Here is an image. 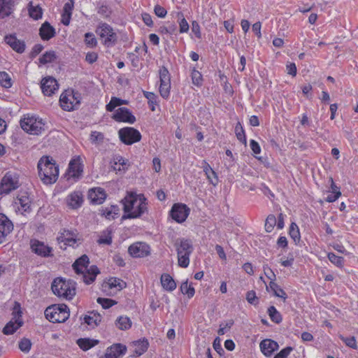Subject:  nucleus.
<instances>
[{"label":"nucleus","instance_id":"nucleus-1","mask_svg":"<svg viewBox=\"0 0 358 358\" xmlns=\"http://www.w3.org/2000/svg\"><path fill=\"white\" fill-rule=\"evenodd\" d=\"M122 202L124 213L122 220L139 218L148 213V200L143 194L127 192Z\"/></svg>","mask_w":358,"mask_h":358},{"label":"nucleus","instance_id":"nucleus-2","mask_svg":"<svg viewBox=\"0 0 358 358\" xmlns=\"http://www.w3.org/2000/svg\"><path fill=\"white\" fill-rule=\"evenodd\" d=\"M51 288L55 295L66 299L70 300L76 295V282L71 280L57 278L53 280Z\"/></svg>","mask_w":358,"mask_h":358},{"label":"nucleus","instance_id":"nucleus-3","mask_svg":"<svg viewBox=\"0 0 358 358\" xmlns=\"http://www.w3.org/2000/svg\"><path fill=\"white\" fill-rule=\"evenodd\" d=\"M38 174L41 179H57L59 166L52 157L43 156L38 162Z\"/></svg>","mask_w":358,"mask_h":358},{"label":"nucleus","instance_id":"nucleus-4","mask_svg":"<svg viewBox=\"0 0 358 358\" xmlns=\"http://www.w3.org/2000/svg\"><path fill=\"white\" fill-rule=\"evenodd\" d=\"M174 246L177 251L178 266L187 268L189 264V256L194 250L192 241L185 238L177 239Z\"/></svg>","mask_w":358,"mask_h":358},{"label":"nucleus","instance_id":"nucleus-5","mask_svg":"<svg viewBox=\"0 0 358 358\" xmlns=\"http://www.w3.org/2000/svg\"><path fill=\"white\" fill-rule=\"evenodd\" d=\"M68 307L64 304H54L48 306L45 310L47 320L53 323L64 322L69 317Z\"/></svg>","mask_w":358,"mask_h":358},{"label":"nucleus","instance_id":"nucleus-6","mask_svg":"<svg viewBox=\"0 0 358 358\" xmlns=\"http://www.w3.org/2000/svg\"><path fill=\"white\" fill-rule=\"evenodd\" d=\"M21 128L32 135H38L45 131V124L41 118L31 116L20 120Z\"/></svg>","mask_w":358,"mask_h":358},{"label":"nucleus","instance_id":"nucleus-7","mask_svg":"<svg viewBox=\"0 0 358 358\" xmlns=\"http://www.w3.org/2000/svg\"><path fill=\"white\" fill-rule=\"evenodd\" d=\"M12 315V320L3 329L2 331L5 335L14 334L23 324L21 307L18 302H15Z\"/></svg>","mask_w":358,"mask_h":358},{"label":"nucleus","instance_id":"nucleus-8","mask_svg":"<svg viewBox=\"0 0 358 358\" xmlns=\"http://www.w3.org/2000/svg\"><path fill=\"white\" fill-rule=\"evenodd\" d=\"M80 94L73 90L63 92L59 98V103L62 108L66 111L75 110L76 106L80 104Z\"/></svg>","mask_w":358,"mask_h":358},{"label":"nucleus","instance_id":"nucleus-9","mask_svg":"<svg viewBox=\"0 0 358 358\" xmlns=\"http://www.w3.org/2000/svg\"><path fill=\"white\" fill-rule=\"evenodd\" d=\"M120 141L125 145H132L139 142L141 139V134L138 130L134 127H124L118 131Z\"/></svg>","mask_w":358,"mask_h":358},{"label":"nucleus","instance_id":"nucleus-10","mask_svg":"<svg viewBox=\"0 0 358 358\" xmlns=\"http://www.w3.org/2000/svg\"><path fill=\"white\" fill-rule=\"evenodd\" d=\"M159 93L164 99H167L170 94L171 76L166 67L162 66L159 69Z\"/></svg>","mask_w":358,"mask_h":358},{"label":"nucleus","instance_id":"nucleus-11","mask_svg":"<svg viewBox=\"0 0 358 358\" xmlns=\"http://www.w3.org/2000/svg\"><path fill=\"white\" fill-rule=\"evenodd\" d=\"M189 208L183 203H175L171 210V217L178 223L185 222L189 214Z\"/></svg>","mask_w":358,"mask_h":358},{"label":"nucleus","instance_id":"nucleus-12","mask_svg":"<svg viewBox=\"0 0 358 358\" xmlns=\"http://www.w3.org/2000/svg\"><path fill=\"white\" fill-rule=\"evenodd\" d=\"M83 164L80 156H76L70 161L66 174L73 178H78L83 172Z\"/></svg>","mask_w":358,"mask_h":358},{"label":"nucleus","instance_id":"nucleus-13","mask_svg":"<svg viewBox=\"0 0 358 358\" xmlns=\"http://www.w3.org/2000/svg\"><path fill=\"white\" fill-rule=\"evenodd\" d=\"M129 255L135 258L144 257L150 255V246L145 243L136 242L131 244L129 248Z\"/></svg>","mask_w":358,"mask_h":358},{"label":"nucleus","instance_id":"nucleus-14","mask_svg":"<svg viewBox=\"0 0 358 358\" xmlns=\"http://www.w3.org/2000/svg\"><path fill=\"white\" fill-rule=\"evenodd\" d=\"M113 119L118 122H127L129 124H134L136 120L129 109L125 107L117 109L113 115Z\"/></svg>","mask_w":358,"mask_h":358},{"label":"nucleus","instance_id":"nucleus-15","mask_svg":"<svg viewBox=\"0 0 358 358\" xmlns=\"http://www.w3.org/2000/svg\"><path fill=\"white\" fill-rule=\"evenodd\" d=\"M31 248L34 253L41 257H48L53 256L52 248L45 245L43 242L38 240L31 241Z\"/></svg>","mask_w":358,"mask_h":358},{"label":"nucleus","instance_id":"nucleus-16","mask_svg":"<svg viewBox=\"0 0 358 358\" xmlns=\"http://www.w3.org/2000/svg\"><path fill=\"white\" fill-rule=\"evenodd\" d=\"M13 230V224L3 213H0V244L6 241V238Z\"/></svg>","mask_w":358,"mask_h":358},{"label":"nucleus","instance_id":"nucleus-17","mask_svg":"<svg viewBox=\"0 0 358 358\" xmlns=\"http://www.w3.org/2000/svg\"><path fill=\"white\" fill-rule=\"evenodd\" d=\"M127 352L126 345L121 343H115L108 347L104 355L100 358H121Z\"/></svg>","mask_w":358,"mask_h":358},{"label":"nucleus","instance_id":"nucleus-18","mask_svg":"<svg viewBox=\"0 0 358 358\" xmlns=\"http://www.w3.org/2000/svg\"><path fill=\"white\" fill-rule=\"evenodd\" d=\"M41 87L43 93L45 96H51L57 91L59 85L55 78L52 77H46L42 79Z\"/></svg>","mask_w":358,"mask_h":358},{"label":"nucleus","instance_id":"nucleus-19","mask_svg":"<svg viewBox=\"0 0 358 358\" xmlns=\"http://www.w3.org/2000/svg\"><path fill=\"white\" fill-rule=\"evenodd\" d=\"M77 232L73 230L63 229L57 237L59 243H64L65 245L73 246L77 242Z\"/></svg>","mask_w":358,"mask_h":358},{"label":"nucleus","instance_id":"nucleus-20","mask_svg":"<svg viewBox=\"0 0 358 358\" xmlns=\"http://www.w3.org/2000/svg\"><path fill=\"white\" fill-rule=\"evenodd\" d=\"M5 42L16 52L22 53L25 50V43L17 38L15 34L7 35L4 38Z\"/></svg>","mask_w":358,"mask_h":358},{"label":"nucleus","instance_id":"nucleus-21","mask_svg":"<svg viewBox=\"0 0 358 358\" xmlns=\"http://www.w3.org/2000/svg\"><path fill=\"white\" fill-rule=\"evenodd\" d=\"M259 347L262 352L266 357H271L276 351L279 345L276 341L271 339H264L261 341Z\"/></svg>","mask_w":358,"mask_h":358},{"label":"nucleus","instance_id":"nucleus-22","mask_svg":"<svg viewBox=\"0 0 358 358\" xmlns=\"http://www.w3.org/2000/svg\"><path fill=\"white\" fill-rule=\"evenodd\" d=\"M56 35L55 29L48 22H43L39 29V36L43 41H49Z\"/></svg>","mask_w":358,"mask_h":358},{"label":"nucleus","instance_id":"nucleus-23","mask_svg":"<svg viewBox=\"0 0 358 358\" xmlns=\"http://www.w3.org/2000/svg\"><path fill=\"white\" fill-rule=\"evenodd\" d=\"M88 197L92 203L101 204L105 201L106 194L102 188L96 187L89 191Z\"/></svg>","mask_w":358,"mask_h":358},{"label":"nucleus","instance_id":"nucleus-24","mask_svg":"<svg viewBox=\"0 0 358 358\" xmlns=\"http://www.w3.org/2000/svg\"><path fill=\"white\" fill-rule=\"evenodd\" d=\"M68 206L71 209L80 208L83 203V196L80 192H74L70 194L66 198Z\"/></svg>","mask_w":358,"mask_h":358},{"label":"nucleus","instance_id":"nucleus-25","mask_svg":"<svg viewBox=\"0 0 358 358\" xmlns=\"http://www.w3.org/2000/svg\"><path fill=\"white\" fill-rule=\"evenodd\" d=\"M14 6L13 0H0V19L9 17L13 13Z\"/></svg>","mask_w":358,"mask_h":358},{"label":"nucleus","instance_id":"nucleus-26","mask_svg":"<svg viewBox=\"0 0 358 358\" xmlns=\"http://www.w3.org/2000/svg\"><path fill=\"white\" fill-rule=\"evenodd\" d=\"M100 273L99 269L95 265H92L90 267V268L87 269L85 272L83 271V279L85 284L90 285L92 283L95 279L96 275Z\"/></svg>","mask_w":358,"mask_h":358},{"label":"nucleus","instance_id":"nucleus-27","mask_svg":"<svg viewBox=\"0 0 358 358\" xmlns=\"http://www.w3.org/2000/svg\"><path fill=\"white\" fill-rule=\"evenodd\" d=\"M89 264L90 259L88 256L83 255L75 261L73 264V268L76 273H83V269L85 268L87 271Z\"/></svg>","mask_w":358,"mask_h":358},{"label":"nucleus","instance_id":"nucleus-28","mask_svg":"<svg viewBox=\"0 0 358 358\" xmlns=\"http://www.w3.org/2000/svg\"><path fill=\"white\" fill-rule=\"evenodd\" d=\"M19 180H1L0 184V195L8 194L20 187Z\"/></svg>","mask_w":358,"mask_h":358},{"label":"nucleus","instance_id":"nucleus-29","mask_svg":"<svg viewBox=\"0 0 358 358\" xmlns=\"http://www.w3.org/2000/svg\"><path fill=\"white\" fill-rule=\"evenodd\" d=\"M119 211L120 208L117 206H110V207H102L99 210V214L109 220H113L119 215Z\"/></svg>","mask_w":358,"mask_h":358},{"label":"nucleus","instance_id":"nucleus-30","mask_svg":"<svg viewBox=\"0 0 358 358\" xmlns=\"http://www.w3.org/2000/svg\"><path fill=\"white\" fill-rule=\"evenodd\" d=\"M99 341L90 338H81L76 341V343L84 351H87L99 344Z\"/></svg>","mask_w":358,"mask_h":358},{"label":"nucleus","instance_id":"nucleus-31","mask_svg":"<svg viewBox=\"0 0 358 358\" xmlns=\"http://www.w3.org/2000/svg\"><path fill=\"white\" fill-rule=\"evenodd\" d=\"M329 194L326 197L325 201L328 203L336 201L341 195L340 187H338L334 183V180H331Z\"/></svg>","mask_w":358,"mask_h":358},{"label":"nucleus","instance_id":"nucleus-32","mask_svg":"<svg viewBox=\"0 0 358 358\" xmlns=\"http://www.w3.org/2000/svg\"><path fill=\"white\" fill-rule=\"evenodd\" d=\"M161 283L163 288L167 291L171 292L176 288V283L173 278L167 273H164L161 276Z\"/></svg>","mask_w":358,"mask_h":358},{"label":"nucleus","instance_id":"nucleus-33","mask_svg":"<svg viewBox=\"0 0 358 358\" xmlns=\"http://www.w3.org/2000/svg\"><path fill=\"white\" fill-rule=\"evenodd\" d=\"M103 287L104 289L106 287L108 289L115 288L117 290L120 291L126 287V282L120 278H111Z\"/></svg>","mask_w":358,"mask_h":358},{"label":"nucleus","instance_id":"nucleus-34","mask_svg":"<svg viewBox=\"0 0 358 358\" xmlns=\"http://www.w3.org/2000/svg\"><path fill=\"white\" fill-rule=\"evenodd\" d=\"M266 290L273 292L274 296L282 298L284 301L287 298L285 292L275 282H270L269 285L266 286Z\"/></svg>","mask_w":358,"mask_h":358},{"label":"nucleus","instance_id":"nucleus-35","mask_svg":"<svg viewBox=\"0 0 358 358\" xmlns=\"http://www.w3.org/2000/svg\"><path fill=\"white\" fill-rule=\"evenodd\" d=\"M134 353L136 357L142 355L148 348L149 343L147 340H138L134 342Z\"/></svg>","mask_w":358,"mask_h":358},{"label":"nucleus","instance_id":"nucleus-36","mask_svg":"<svg viewBox=\"0 0 358 358\" xmlns=\"http://www.w3.org/2000/svg\"><path fill=\"white\" fill-rule=\"evenodd\" d=\"M101 315L94 311H92L90 315H85L84 317L85 322L90 326L96 327L101 321Z\"/></svg>","mask_w":358,"mask_h":358},{"label":"nucleus","instance_id":"nucleus-37","mask_svg":"<svg viewBox=\"0 0 358 358\" xmlns=\"http://www.w3.org/2000/svg\"><path fill=\"white\" fill-rule=\"evenodd\" d=\"M131 324V320L127 316H120L115 320L116 327L123 331L130 329Z\"/></svg>","mask_w":358,"mask_h":358},{"label":"nucleus","instance_id":"nucleus-38","mask_svg":"<svg viewBox=\"0 0 358 358\" xmlns=\"http://www.w3.org/2000/svg\"><path fill=\"white\" fill-rule=\"evenodd\" d=\"M112 241V229L109 228L103 231L99 238L97 240V243L99 245H110Z\"/></svg>","mask_w":358,"mask_h":358},{"label":"nucleus","instance_id":"nucleus-39","mask_svg":"<svg viewBox=\"0 0 358 358\" xmlns=\"http://www.w3.org/2000/svg\"><path fill=\"white\" fill-rule=\"evenodd\" d=\"M28 11L30 17L35 20H38L42 17L43 10L38 5L34 6L32 5V2H30L29 3Z\"/></svg>","mask_w":358,"mask_h":358},{"label":"nucleus","instance_id":"nucleus-40","mask_svg":"<svg viewBox=\"0 0 358 358\" xmlns=\"http://www.w3.org/2000/svg\"><path fill=\"white\" fill-rule=\"evenodd\" d=\"M267 313L272 322L276 324H280L282 322V317L281 314L277 310V309L273 306H271L268 308Z\"/></svg>","mask_w":358,"mask_h":358},{"label":"nucleus","instance_id":"nucleus-41","mask_svg":"<svg viewBox=\"0 0 358 358\" xmlns=\"http://www.w3.org/2000/svg\"><path fill=\"white\" fill-rule=\"evenodd\" d=\"M56 59L57 55L54 50L46 51L39 58V62L42 64H46L54 62Z\"/></svg>","mask_w":358,"mask_h":358},{"label":"nucleus","instance_id":"nucleus-42","mask_svg":"<svg viewBox=\"0 0 358 358\" xmlns=\"http://www.w3.org/2000/svg\"><path fill=\"white\" fill-rule=\"evenodd\" d=\"M144 96L148 100V104L152 111L155 110V105L157 104V95L150 92H143Z\"/></svg>","mask_w":358,"mask_h":358},{"label":"nucleus","instance_id":"nucleus-43","mask_svg":"<svg viewBox=\"0 0 358 358\" xmlns=\"http://www.w3.org/2000/svg\"><path fill=\"white\" fill-rule=\"evenodd\" d=\"M113 28L107 23H101L96 29V33L101 38H105L110 33H112Z\"/></svg>","mask_w":358,"mask_h":358},{"label":"nucleus","instance_id":"nucleus-44","mask_svg":"<svg viewBox=\"0 0 358 358\" xmlns=\"http://www.w3.org/2000/svg\"><path fill=\"white\" fill-rule=\"evenodd\" d=\"M0 85L4 88H10L12 87L11 78L8 73L5 71L0 72Z\"/></svg>","mask_w":358,"mask_h":358},{"label":"nucleus","instance_id":"nucleus-45","mask_svg":"<svg viewBox=\"0 0 358 358\" xmlns=\"http://www.w3.org/2000/svg\"><path fill=\"white\" fill-rule=\"evenodd\" d=\"M235 133L236 136L239 141L246 145V136L245 134V131L241 124V122H238L235 127Z\"/></svg>","mask_w":358,"mask_h":358},{"label":"nucleus","instance_id":"nucleus-46","mask_svg":"<svg viewBox=\"0 0 358 358\" xmlns=\"http://www.w3.org/2000/svg\"><path fill=\"white\" fill-rule=\"evenodd\" d=\"M192 83L196 87H201L203 85L202 74L194 68L191 73Z\"/></svg>","mask_w":358,"mask_h":358},{"label":"nucleus","instance_id":"nucleus-47","mask_svg":"<svg viewBox=\"0 0 358 358\" xmlns=\"http://www.w3.org/2000/svg\"><path fill=\"white\" fill-rule=\"evenodd\" d=\"M180 290L183 294H187L189 298L192 297L195 293L194 288L188 284L187 280L181 284Z\"/></svg>","mask_w":358,"mask_h":358},{"label":"nucleus","instance_id":"nucleus-48","mask_svg":"<svg viewBox=\"0 0 358 358\" xmlns=\"http://www.w3.org/2000/svg\"><path fill=\"white\" fill-rule=\"evenodd\" d=\"M277 219L274 215H269L265 222V230L267 232H271L276 225Z\"/></svg>","mask_w":358,"mask_h":358},{"label":"nucleus","instance_id":"nucleus-49","mask_svg":"<svg viewBox=\"0 0 358 358\" xmlns=\"http://www.w3.org/2000/svg\"><path fill=\"white\" fill-rule=\"evenodd\" d=\"M31 342L29 338H23L19 341L18 347L22 352L28 353L31 350Z\"/></svg>","mask_w":358,"mask_h":358},{"label":"nucleus","instance_id":"nucleus-50","mask_svg":"<svg viewBox=\"0 0 358 358\" xmlns=\"http://www.w3.org/2000/svg\"><path fill=\"white\" fill-rule=\"evenodd\" d=\"M289 235L293 240L296 242L300 240V232L296 223L292 222L289 227Z\"/></svg>","mask_w":358,"mask_h":358},{"label":"nucleus","instance_id":"nucleus-51","mask_svg":"<svg viewBox=\"0 0 358 358\" xmlns=\"http://www.w3.org/2000/svg\"><path fill=\"white\" fill-rule=\"evenodd\" d=\"M327 256H328L329 260L331 263H333L334 264H335L336 266H337L338 267L343 266V262H344V259L342 257L337 256L333 252H329Z\"/></svg>","mask_w":358,"mask_h":358},{"label":"nucleus","instance_id":"nucleus-52","mask_svg":"<svg viewBox=\"0 0 358 358\" xmlns=\"http://www.w3.org/2000/svg\"><path fill=\"white\" fill-rule=\"evenodd\" d=\"M98 303H99L103 308L107 309L115 305L117 302L115 300L106 298L99 297L96 299Z\"/></svg>","mask_w":358,"mask_h":358},{"label":"nucleus","instance_id":"nucleus-53","mask_svg":"<svg viewBox=\"0 0 358 358\" xmlns=\"http://www.w3.org/2000/svg\"><path fill=\"white\" fill-rule=\"evenodd\" d=\"M178 19L180 20V21L179 22L180 32V33L187 32L189 29V24L187 23V20L184 18L183 14L181 13H179L178 14Z\"/></svg>","mask_w":358,"mask_h":358},{"label":"nucleus","instance_id":"nucleus-54","mask_svg":"<svg viewBox=\"0 0 358 358\" xmlns=\"http://www.w3.org/2000/svg\"><path fill=\"white\" fill-rule=\"evenodd\" d=\"M85 42L86 45L91 48L95 47L97 45V41L94 35L91 32H87L85 34Z\"/></svg>","mask_w":358,"mask_h":358},{"label":"nucleus","instance_id":"nucleus-55","mask_svg":"<svg viewBox=\"0 0 358 358\" xmlns=\"http://www.w3.org/2000/svg\"><path fill=\"white\" fill-rule=\"evenodd\" d=\"M104 136L101 132L94 131L91 132L90 141L92 143L96 144L103 141Z\"/></svg>","mask_w":358,"mask_h":358},{"label":"nucleus","instance_id":"nucleus-56","mask_svg":"<svg viewBox=\"0 0 358 358\" xmlns=\"http://www.w3.org/2000/svg\"><path fill=\"white\" fill-rule=\"evenodd\" d=\"M341 340L345 343V345L352 349L357 348V344L355 337L352 336L349 338L341 337Z\"/></svg>","mask_w":358,"mask_h":358},{"label":"nucleus","instance_id":"nucleus-57","mask_svg":"<svg viewBox=\"0 0 358 358\" xmlns=\"http://www.w3.org/2000/svg\"><path fill=\"white\" fill-rule=\"evenodd\" d=\"M154 13L157 17L161 18L165 17L167 14L166 10L159 4L155 6Z\"/></svg>","mask_w":358,"mask_h":358},{"label":"nucleus","instance_id":"nucleus-58","mask_svg":"<svg viewBox=\"0 0 358 358\" xmlns=\"http://www.w3.org/2000/svg\"><path fill=\"white\" fill-rule=\"evenodd\" d=\"M26 194L27 193H24V195L20 196L18 199L21 206L25 211L29 208L30 203V200Z\"/></svg>","mask_w":358,"mask_h":358},{"label":"nucleus","instance_id":"nucleus-59","mask_svg":"<svg viewBox=\"0 0 358 358\" xmlns=\"http://www.w3.org/2000/svg\"><path fill=\"white\" fill-rule=\"evenodd\" d=\"M292 350V347H286L275 355L273 358H287Z\"/></svg>","mask_w":358,"mask_h":358},{"label":"nucleus","instance_id":"nucleus-60","mask_svg":"<svg viewBox=\"0 0 358 358\" xmlns=\"http://www.w3.org/2000/svg\"><path fill=\"white\" fill-rule=\"evenodd\" d=\"M43 50V46L41 44H36L32 48V50L30 52V58H35L42 50Z\"/></svg>","mask_w":358,"mask_h":358},{"label":"nucleus","instance_id":"nucleus-61","mask_svg":"<svg viewBox=\"0 0 358 358\" xmlns=\"http://www.w3.org/2000/svg\"><path fill=\"white\" fill-rule=\"evenodd\" d=\"M264 271L266 276L271 280V282H275L276 276L274 272L268 266H264Z\"/></svg>","mask_w":358,"mask_h":358},{"label":"nucleus","instance_id":"nucleus-62","mask_svg":"<svg viewBox=\"0 0 358 358\" xmlns=\"http://www.w3.org/2000/svg\"><path fill=\"white\" fill-rule=\"evenodd\" d=\"M203 172L205 173L207 179H212V177L217 178L215 172L208 164L204 166Z\"/></svg>","mask_w":358,"mask_h":358},{"label":"nucleus","instance_id":"nucleus-63","mask_svg":"<svg viewBox=\"0 0 358 358\" xmlns=\"http://www.w3.org/2000/svg\"><path fill=\"white\" fill-rule=\"evenodd\" d=\"M192 31L194 34L197 38L200 39L201 38L200 26L196 21H193L192 23Z\"/></svg>","mask_w":358,"mask_h":358},{"label":"nucleus","instance_id":"nucleus-64","mask_svg":"<svg viewBox=\"0 0 358 358\" xmlns=\"http://www.w3.org/2000/svg\"><path fill=\"white\" fill-rule=\"evenodd\" d=\"M286 69L287 74L291 75L292 76H295L296 75L297 70L296 64L294 63L290 62L287 64Z\"/></svg>","mask_w":358,"mask_h":358}]
</instances>
